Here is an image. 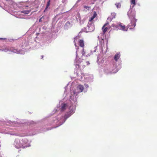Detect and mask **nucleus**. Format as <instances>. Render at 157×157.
<instances>
[{
    "label": "nucleus",
    "instance_id": "obj_1",
    "mask_svg": "<svg viewBox=\"0 0 157 157\" xmlns=\"http://www.w3.org/2000/svg\"><path fill=\"white\" fill-rule=\"evenodd\" d=\"M28 141V140L25 138H17L15 140L14 145L15 147L18 149L24 148L26 146Z\"/></svg>",
    "mask_w": 157,
    "mask_h": 157
},
{
    "label": "nucleus",
    "instance_id": "obj_2",
    "mask_svg": "<svg viewBox=\"0 0 157 157\" xmlns=\"http://www.w3.org/2000/svg\"><path fill=\"white\" fill-rule=\"evenodd\" d=\"M127 14L131 20V26L134 27L136 26V20L135 19V13L134 11L130 10L128 12Z\"/></svg>",
    "mask_w": 157,
    "mask_h": 157
},
{
    "label": "nucleus",
    "instance_id": "obj_3",
    "mask_svg": "<svg viewBox=\"0 0 157 157\" xmlns=\"http://www.w3.org/2000/svg\"><path fill=\"white\" fill-rule=\"evenodd\" d=\"M113 19V17H109L107 18L106 23L104 25L102 28V29L103 30V33H105L106 32L108 28H110V27L109 26V22H111Z\"/></svg>",
    "mask_w": 157,
    "mask_h": 157
},
{
    "label": "nucleus",
    "instance_id": "obj_4",
    "mask_svg": "<svg viewBox=\"0 0 157 157\" xmlns=\"http://www.w3.org/2000/svg\"><path fill=\"white\" fill-rule=\"evenodd\" d=\"M112 26L114 28H118L123 31H126L128 30V28L125 27L124 25L121 23H119L117 25L113 24L112 25Z\"/></svg>",
    "mask_w": 157,
    "mask_h": 157
},
{
    "label": "nucleus",
    "instance_id": "obj_5",
    "mask_svg": "<svg viewBox=\"0 0 157 157\" xmlns=\"http://www.w3.org/2000/svg\"><path fill=\"white\" fill-rule=\"evenodd\" d=\"M3 51L6 52L8 51L13 52H14L15 53H18L19 52L18 51L17 49H15L13 48H6L4 49Z\"/></svg>",
    "mask_w": 157,
    "mask_h": 157
},
{
    "label": "nucleus",
    "instance_id": "obj_6",
    "mask_svg": "<svg viewBox=\"0 0 157 157\" xmlns=\"http://www.w3.org/2000/svg\"><path fill=\"white\" fill-rule=\"evenodd\" d=\"M84 88V87L83 86L81 85H79L77 86L76 88L78 91L76 92H74V94H75L76 93H78L82 92Z\"/></svg>",
    "mask_w": 157,
    "mask_h": 157
},
{
    "label": "nucleus",
    "instance_id": "obj_7",
    "mask_svg": "<svg viewBox=\"0 0 157 157\" xmlns=\"http://www.w3.org/2000/svg\"><path fill=\"white\" fill-rule=\"evenodd\" d=\"M97 16V14L95 11L93 12V14L92 16L89 19V22L91 24L93 20Z\"/></svg>",
    "mask_w": 157,
    "mask_h": 157
},
{
    "label": "nucleus",
    "instance_id": "obj_8",
    "mask_svg": "<svg viewBox=\"0 0 157 157\" xmlns=\"http://www.w3.org/2000/svg\"><path fill=\"white\" fill-rule=\"evenodd\" d=\"M82 62L83 63H80V64L79 65L80 66L82 65V67H84L86 66V65H88L90 64V63L88 61H82Z\"/></svg>",
    "mask_w": 157,
    "mask_h": 157
},
{
    "label": "nucleus",
    "instance_id": "obj_9",
    "mask_svg": "<svg viewBox=\"0 0 157 157\" xmlns=\"http://www.w3.org/2000/svg\"><path fill=\"white\" fill-rule=\"evenodd\" d=\"M130 1L131 3L130 8H132L136 4V0H130Z\"/></svg>",
    "mask_w": 157,
    "mask_h": 157
},
{
    "label": "nucleus",
    "instance_id": "obj_10",
    "mask_svg": "<svg viewBox=\"0 0 157 157\" xmlns=\"http://www.w3.org/2000/svg\"><path fill=\"white\" fill-rule=\"evenodd\" d=\"M105 33H103V32L102 33V34L103 35V38L101 39V40H100V45L101 46V49H102V45H103L104 41V39H105V37H104V34Z\"/></svg>",
    "mask_w": 157,
    "mask_h": 157
},
{
    "label": "nucleus",
    "instance_id": "obj_11",
    "mask_svg": "<svg viewBox=\"0 0 157 157\" xmlns=\"http://www.w3.org/2000/svg\"><path fill=\"white\" fill-rule=\"evenodd\" d=\"M71 115V114L70 112H68L66 113L64 116V121H65L67 118L69 117Z\"/></svg>",
    "mask_w": 157,
    "mask_h": 157
},
{
    "label": "nucleus",
    "instance_id": "obj_12",
    "mask_svg": "<svg viewBox=\"0 0 157 157\" xmlns=\"http://www.w3.org/2000/svg\"><path fill=\"white\" fill-rule=\"evenodd\" d=\"M79 45L82 47H83L84 46L83 40H80L79 41Z\"/></svg>",
    "mask_w": 157,
    "mask_h": 157
},
{
    "label": "nucleus",
    "instance_id": "obj_13",
    "mask_svg": "<svg viewBox=\"0 0 157 157\" xmlns=\"http://www.w3.org/2000/svg\"><path fill=\"white\" fill-rule=\"evenodd\" d=\"M120 56V55L119 53L116 54L114 56V59L117 61Z\"/></svg>",
    "mask_w": 157,
    "mask_h": 157
},
{
    "label": "nucleus",
    "instance_id": "obj_14",
    "mask_svg": "<svg viewBox=\"0 0 157 157\" xmlns=\"http://www.w3.org/2000/svg\"><path fill=\"white\" fill-rule=\"evenodd\" d=\"M67 106V105L66 104H63V105L62 106L61 108V110L62 111H64L65 110L66 107Z\"/></svg>",
    "mask_w": 157,
    "mask_h": 157
},
{
    "label": "nucleus",
    "instance_id": "obj_15",
    "mask_svg": "<svg viewBox=\"0 0 157 157\" xmlns=\"http://www.w3.org/2000/svg\"><path fill=\"white\" fill-rule=\"evenodd\" d=\"M30 11V10H26L21 11V13L27 14H29Z\"/></svg>",
    "mask_w": 157,
    "mask_h": 157
},
{
    "label": "nucleus",
    "instance_id": "obj_16",
    "mask_svg": "<svg viewBox=\"0 0 157 157\" xmlns=\"http://www.w3.org/2000/svg\"><path fill=\"white\" fill-rule=\"evenodd\" d=\"M50 1L51 0H49L47 2L46 8H45L44 10V12L45 11L47 10L48 6L50 5Z\"/></svg>",
    "mask_w": 157,
    "mask_h": 157
},
{
    "label": "nucleus",
    "instance_id": "obj_17",
    "mask_svg": "<svg viewBox=\"0 0 157 157\" xmlns=\"http://www.w3.org/2000/svg\"><path fill=\"white\" fill-rule=\"evenodd\" d=\"M70 22L68 21H67L64 27H66L67 28L68 27V26L70 25Z\"/></svg>",
    "mask_w": 157,
    "mask_h": 157
},
{
    "label": "nucleus",
    "instance_id": "obj_18",
    "mask_svg": "<svg viewBox=\"0 0 157 157\" xmlns=\"http://www.w3.org/2000/svg\"><path fill=\"white\" fill-rule=\"evenodd\" d=\"M115 5L117 8H120L121 7V4L120 3H116Z\"/></svg>",
    "mask_w": 157,
    "mask_h": 157
},
{
    "label": "nucleus",
    "instance_id": "obj_19",
    "mask_svg": "<svg viewBox=\"0 0 157 157\" xmlns=\"http://www.w3.org/2000/svg\"><path fill=\"white\" fill-rule=\"evenodd\" d=\"M97 50V46H96L94 48L93 50L91 52L92 53L93 52H96V51Z\"/></svg>",
    "mask_w": 157,
    "mask_h": 157
},
{
    "label": "nucleus",
    "instance_id": "obj_20",
    "mask_svg": "<svg viewBox=\"0 0 157 157\" xmlns=\"http://www.w3.org/2000/svg\"><path fill=\"white\" fill-rule=\"evenodd\" d=\"M82 56H85V53L84 51V49H83L82 52Z\"/></svg>",
    "mask_w": 157,
    "mask_h": 157
},
{
    "label": "nucleus",
    "instance_id": "obj_21",
    "mask_svg": "<svg viewBox=\"0 0 157 157\" xmlns=\"http://www.w3.org/2000/svg\"><path fill=\"white\" fill-rule=\"evenodd\" d=\"M111 15L112 16V17H113V18H114L116 14L115 13H112L111 14Z\"/></svg>",
    "mask_w": 157,
    "mask_h": 157
},
{
    "label": "nucleus",
    "instance_id": "obj_22",
    "mask_svg": "<svg viewBox=\"0 0 157 157\" xmlns=\"http://www.w3.org/2000/svg\"><path fill=\"white\" fill-rule=\"evenodd\" d=\"M118 71V70L117 69H116L115 71H112V73H115Z\"/></svg>",
    "mask_w": 157,
    "mask_h": 157
},
{
    "label": "nucleus",
    "instance_id": "obj_23",
    "mask_svg": "<svg viewBox=\"0 0 157 157\" xmlns=\"http://www.w3.org/2000/svg\"><path fill=\"white\" fill-rule=\"evenodd\" d=\"M43 16L42 17H41L40 19H39V22H41L42 21V18L43 17Z\"/></svg>",
    "mask_w": 157,
    "mask_h": 157
},
{
    "label": "nucleus",
    "instance_id": "obj_24",
    "mask_svg": "<svg viewBox=\"0 0 157 157\" xmlns=\"http://www.w3.org/2000/svg\"><path fill=\"white\" fill-rule=\"evenodd\" d=\"M0 39L1 40H4L6 39L5 38H0Z\"/></svg>",
    "mask_w": 157,
    "mask_h": 157
},
{
    "label": "nucleus",
    "instance_id": "obj_25",
    "mask_svg": "<svg viewBox=\"0 0 157 157\" xmlns=\"http://www.w3.org/2000/svg\"><path fill=\"white\" fill-rule=\"evenodd\" d=\"M4 49H0V51H3Z\"/></svg>",
    "mask_w": 157,
    "mask_h": 157
},
{
    "label": "nucleus",
    "instance_id": "obj_26",
    "mask_svg": "<svg viewBox=\"0 0 157 157\" xmlns=\"http://www.w3.org/2000/svg\"><path fill=\"white\" fill-rule=\"evenodd\" d=\"M84 8H85L86 9H87V8H88L89 7L87 6H85Z\"/></svg>",
    "mask_w": 157,
    "mask_h": 157
},
{
    "label": "nucleus",
    "instance_id": "obj_27",
    "mask_svg": "<svg viewBox=\"0 0 157 157\" xmlns=\"http://www.w3.org/2000/svg\"><path fill=\"white\" fill-rule=\"evenodd\" d=\"M43 56H41V59H43Z\"/></svg>",
    "mask_w": 157,
    "mask_h": 157
},
{
    "label": "nucleus",
    "instance_id": "obj_28",
    "mask_svg": "<svg viewBox=\"0 0 157 157\" xmlns=\"http://www.w3.org/2000/svg\"><path fill=\"white\" fill-rule=\"evenodd\" d=\"M132 28V27H131L130 28V29H131Z\"/></svg>",
    "mask_w": 157,
    "mask_h": 157
},
{
    "label": "nucleus",
    "instance_id": "obj_29",
    "mask_svg": "<svg viewBox=\"0 0 157 157\" xmlns=\"http://www.w3.org/2000/svg\"><path fill=\"white\" fill-rule=\"evenodd\" d=\"M75 46H76V44H75Z\"/></svg>",
    "mask_w": 157,
    "mask_h": 157
},
{
    "label": "nucleus",
    "instance_id": "obj_30",
    "mask_svg": "<svg viewBox=\"0 0 157 157\" xmlns=\"http://www.w3.org/2000/svg\"><path fill=\"white\" fill-rule=\"evenodd\" d=\"M28 7V6H26V7Z\"/></svg>",
    "mask_w": 157,
    "mask_h": 157
}]
</instances>
